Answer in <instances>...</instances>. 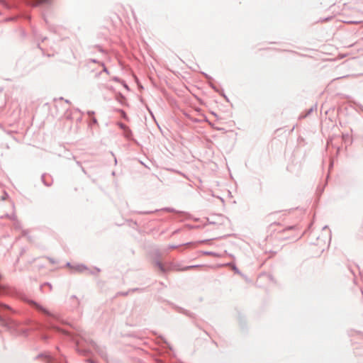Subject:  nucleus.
Masks as SVG:
<instances>
[{"instance_id": "2", "label": "nucleus", "mask_w": 363, "mask_h": 363, "mask_svg": "<svg viewBox=\"0 0 363 363\" xmlns=\"http://www.w3.org/2000/svg\"><path fill=\"white\" fill-rule=\"evenodd\" d=\"M8 0H0V4L4 6H7Z\"/></svg>"}, {"instance_id": "1", "label": "nucleus", "mask_w": 363, "mask_h": 363, "mask_svg": "<svg viewBox=\"0 0 363 363\" xmlns=\"http://www.w3.org/2000/svg\"><path fill=\"white\" fill-rule=\"evenodd\" d=\"M48 0H32V1L35 4H40L43 3L47 2Z\"/></svg>"}, {"instance_id": "3", "label": "nucleus", "mask_w": 363, "mask_h": 363, "mask_svg": "<svg viewBox=\"0 0 363 363\" xmlns=\"http://www.w3.org/2000/svg\"><path fill=\"white\" fill-rule=\"evenodd\" d=\"M39 309L41 310L42 311H43L44 313H47V311L45 309H43L41 308H39Z\"/></svg>"}]
</instances>
